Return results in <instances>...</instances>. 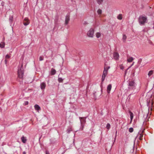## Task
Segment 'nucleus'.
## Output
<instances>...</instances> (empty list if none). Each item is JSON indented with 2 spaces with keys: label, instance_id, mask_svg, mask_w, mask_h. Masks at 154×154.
I'll list each match as a JSON object with an SVG mask.
<instances>
[{
  "label": "nucleus",
  "instance_id": "obj_13",
  "mask_svg": "<svg viewBox=\"0 0 154 154\" xmlns=\"http://www.w3.org/2000/svg\"><path fill=\"white\" fill-rule=\"evenodd\" d=\"M112 85L110 84L108 85L107 88V91L108 93L109 94L112 88Z\"/></svg>",
  "mask_w": 154,
  "mask_h": 154
},
{
  "label": "nucleus",
  "instance_id": "obj_37",
  "mask_svg": "<svg viewBox=\"0 0 154 154\" xmlns=\"http://www.w3.org/2000/svg\"><path fill=\"white\" fill-rule=\"evenodd\" d=\"M28 101H26L24 102V105H26L28 104Z\"/></svg>",
  "mask_w": 154,
  "mask_h": 154
},
{
  "label": "nucleus",
  "instance_id": "obj_31",
  "mask_svg": "<svg viewBox=\"0 0 154 154\" xmlns=\"http://www.w3.org/2000/svg\"><path fill=\"white\" fill-rule=\"evenodd\" d=\"M72 131V129L71 128H68L67 129V133H69L70 132Z\"/></svg>",
  "mask_w": 154,
  "mask_h": 154
},
{
  "label": "nucleus",
  "instance_id": "obj_40",
  "mask_svg": "<svg viewBox=\"0 0 154 154\" xmlns=\"http://www.w3.org/2000/svg\"><path fill=\"white\" fill-rule=\"evenodd\" d=\"M127 70H126L125 71V74L126 75V73L127 72V70Z\"/></svg>",
  "mask_w": 154,
  "mask_h": 154
},
{
  "label": "nucleus",
  "instance_id": "obj_4",
  "mask_svg": "<svg viewBox=\"0 0 154 154\" xmlns=\"http://www.w3.org/2000/svg\"><path fill=\"white\" fill-rule=\"evenodd\" d=\"M94 29L92 28H91L89 31L88 32L87 35L90 37L93 38L94 36Z\"/></svg>",
  "mask_w": 154,
  "mask_h": 154
},
{
  "label": "nucleus",
  "instance_id": "obj_20",
  "mask_svg": "<svg viewBox=\"0 0 154 154\" xmlns=\"http://www.w3.org/2000/svg\"><path fill=\"white\" fill-rule=\"evenodd\" d=\"M5 46V43L4 42H2L0 43V48H3Z\"/></svg>",
  "mask_w": 154,
  "mask_h": 154
},
{
  "label": "nucleus",
  "instance_id": "obj_11",
  "mask_svg": "<svg viewBox=\"0 0 154 154\" xmlns=\"http://www.w3.org/2000/svg\"><path fill=\"white\" fill-rule=\"evenodd\" d=\"M69 20V15H66L65 18V24L67 25L68 23Z\"/></svg>",
  "mask_w": 154,
  "mask_h": 154
},
{
  "label": "nucleus",
  "instance_id": "obj_1",
  "mask_svg": "<svg viewBox=\"0 0 154 154\" xmlns=\"http://www.w3.org/2000/svg\"><path fill=\"white\" fill-rule=\"evenodd\" d=\"M23 64L22 63L20 66H18V68L17 71V74L18 77L19 79H23Z\"/></svg>",
  "mask_w": 154,
  "mask_h": 154
},
{
  "label": "nucleus",
  "instance_id": "obj_5",
  "mask_svg": "<svg viewBox=\"0 0 154 154\" xmlns=\"http://www.w3.org/2000/svg\"><path fill=\"white\" fill-rule=\"evenodd\" d=\"M79 119L80 121L81 125H85L86 122V117H79Z\"/></svg>",
  "mask_w": 154,
  "mask_h": 154
},
{
  "label": "nucleus",
  "instance_id": "obj_12",
  "mask_svg": "<svg viewBox=\"0 0 154 154\" xmlns=\"http://www.w3.org/2000/svg\"><path fill=\"white\" fill-rule=\"evenodd\" d=\"M46 86V84L44 82L41 83L40 84V88L42 90H44Z\"/></svg>",
  "mask_w": 154,
  "mask_h": 154
},
{
  "label": "nucleus",
  "instance_id": "obj_42",
  "mask_svg": "<svg viewBox=\"0 0 154 154\" xmlns=\"http://www.w3.org/2000/svg\"><path fill=\"white\" fill-rule=\"evenodd\" d=\"M46 154H49V153L48 152L46 151Z\"/></svg>",
  "mask_w": 154,
  "mask_h": 154
},
{
  "label": "nucleus",
  "instance_id": "obj_10",
  "mask_svg": "<svg viewBox=\"0 0 154 154\" xmlns=\"http://www.w3.org/2000/svg\"><path fill=\"white\" fill-rule=\"evenodd\" d=\"M153 103L152 101L151 102L149 101V102H147V105L148 106H149V107L150 106L151 110H152V108L153 106Z\"/></svg>",
  "mask_w": 154,
  "mask_h": 154
},
{
  "label": "nucleus",
  "instance_id": "obj_23",
  "mask_svg": "<svg viewBox=\"0 0 154 154\" xmlns=\"http://www.w3.org/2000/svg\"><path fill=\"white\" fill-rule=\"evenodd\" d=\"M109 68L110 67L109 66H105L104 68V71H106L108 72V70Z\"/></svg>",
  "mask_w": 154,
  "mask_h": 154
},
{
  "label": "nucleus",
  "instance_id": "obj_22",
  "mask_svg": "<svg viewBox=\"0 0 154 154\" xmlns=\"http://www.w3.org/2000/svg\"><path fill=\"white\" fill-rule=\"evenodd\" d=\"M118 19L119 20H121L122 19V15L121 14H119L117 16Z\"/></svg>",
  "mask_w": 154,
  "mask_h": 154
},
{
  "label": "nucleus",
  "instance_id": "obj_21",
  "mask_svg": "<svg viewBox=\"0 0 154 154\" xmlns=\"http://www.w3.org/2000/svg\"><path fill=\"white\" fill-rule=\"evenodd\" d=\"M58 18L57 17L54 20V23L55 25H57L58 22Z\"/></svg>",
  "mask_w": 154,
  "mask_h": 154
},
{
  "label": "nucleus",
  "instance_id": "obj_27",
  "mask_svg": "<svg viewBox=\"0 0 154 154\" xmlns=\"http://www.w3.org/2000/svg\"><path fill=\"white\" fill-rule=\"evenodd\" d=\"M98 3L100 5L103 2V0H96Z\"/></svg>",
  "mask_w": 154,
  "mask_h": 154
},
{
  "label": "nucleus",
  "instance_id": "obj_18",
  "mask_svg": "<svg viewBox=\"0 0 154 154\" xmlns=\"http://www.w3.org/2000/svg\"><path fill=\"white\" fill-rule=\"evenodd\" d=\"M154 71L153 70H151L148 73V75L149 77L153 73Z\"/></svg>",
  "mask_w": 154,
  "mask_h": 154
},
{
  "label": "nucleus",
  "instance_id": "obj_30",
  "mask_svg": "<svg viewBox=\"0 0 154 154\" xmlns=\"http://www.w3.org/2000/svg\"><path fill=\"white\" fill-rule=\"evenodd\" d=\"M58 81L59 82H62L63 81V79L61 78H59Z\"/></svg>",
  "mask_w": 154,
  "mask_h": 154
},
{
  "label": "nucleus",
  "instance_id": "obj_17",
  "mask_svg": "<svg viewBox=\"0 0 154 154\" xmlns=\"http://www.w3.org/2000/svg\"><path fill=\"white\" fill-rule=\"evenodd\" d=\"M21 140H22V141L23 143H25L26 141V139L24 137L22 136L21 138Z\"/></svg>",
  "mask_w": 154,
  "mask_h": 154
},
{
  "label": "nucleus",
  "instance_id": "obj_14",
  "mask_svg": "<svg viewBox=\"0 0 154 154\" xmlns=\"http://www.w3.org/2000/svg\"><path fill=\"white\" fill-rule=\"evenodd\" d=\"M34 108L35 110L38 112L41 109L40 107L37 104H36L34 106Z\"/></svg>",
  "mask_w": 154,
  "mask_h": 154
},
{
  "label": "nucleus",
  "instance_id": "obj_3",
  "mask_svg": "<svg viewBox=\"0 0 154 154\" xmlns=\"http://www.w3.org/2000/svg\"><path fill=\"white\" fill-rule=\"evenodd\" d=\"M136 84L134 81H131L129 82L128 84V88L133 89L135 88Z\"/></svg>",
  "mask_w": 154,
  "mask_h": 154
},
{
  "label": "nucleus",
  "instance_id": "obj_43",
  "mask_svg": "<svg viewBox=\"0 0 154 154\" xmlns=\"http://www.w3.org/2000/svg\"><path fill=\"white\" fill-rule=\"evenodd\" d=\"M23 154H26V152L25 151H24L23 153Z\"/></svg>",
  "mask_w": 154,
  "mask_h": 154
},
{
  "label": "nucleus",
  "instance_id": "obj_36",
  "mask_svg": "<svg viewBox=\"0 0 154 154\" xmlns=\"http://www.w3.org/2000/svg\"><path fill=\"white\" fill-rule=\"evenodd\" d=\"M81 125L82 127L81 128H80V129L81 130H83V128H84V125Z\"/></svg>",
  "mask_w": 154,
  "mask_h": 154
},
{
  "label": "nucleus",
  "instance_id": "obj_41",
  "mask_svg": "<svg viewBox=\"0 0 154 154\" xmlns=\"http://www.w3.org/2000/svg\"><path fill=\"white\" fill-rule=\"evenodd\" d=\"M6 59H5V63H6V64L7 63V60H6Z\"/></svg>",
  "mask_w": 154,
  "mask_h": 154
},
{
  "label": "nucleus",
  "instance_id": "obj_25",
  "mask_svg": "<svg viewBox=\"0 0 154 154\" xmlns=\"http://www.w3.org/2000/svg\"><path fill=\"white\" fill-rule=\"evenodd\" d=\"M96 36L97 38H99L101 34L100 32H97L96 33Z\"/></svg>",
  "mask_w": 154,
  "mask_h": 154
},
{
  "label": "nucleus",
  "instance_id": "obj_6",
  "mask_svg": "<svg viewBox=\"0 0 154 154\" xmlns=\"http://www.w3.org/2000/svg\"><path fill=\"white\" fill-rule=\"evenodd\" d=\"M29 23V21L28 18L26 17L24 18L23 21V24L24 25L27 26Z\"/></svg>",
  "mask_w": 154,
  "mask_h": 154
},
{
  "label": "nucleus",
  "instance_id": "obj_29",
  "mask_svg": "<svg viewBox=\"0 0 154 154\" xmlns=\"http://www.w3.org/2000/svg\"><path fill=\"white\" fill-rule=\"evenodd\" d=\"M97 13L98 14H100L102 13V10L99 9L97 11Z\"/></svg>",
  "mask_w": 154,
  "mask_h": 154
},
{
  "label": "nucleus",
  "instance_id": "obj_34",
  "mask_svg": "<svg viewBox=\"0 0 154 154\" xmlns=\"http://www.w3.org/2000/svg\"><path fill=\"white\" fill-rule=\"evenodd\" d=\"M10 57H11V56H10L8 54H7L5 57V59H9L10 58Z\"/></svg>",
  "mask_w": 154,
  "mask_h": 154
},
{
  "label": "nucleus",
  "instance_id": "obj_38",
  "mask_svg": "<svg viewBox=\"0 0 154 154\" xmlns=\"http://www.w3.org/2000/svg\"><path fill=\"white\" fill-rule=\"evenodd\" d=\"M145 130V129H144L142 131L140 132V134H143V133L144 132V130Z\"/></svg>",
  "mask_w": 154,
  "mask_h": 154
},
{
  "label": "nucleus",
  "instance_id": "obj_39",
  "mask_svg": "<svg viewBox=\"0 0 154 154\" xmlns=\"http://www.w3.org/2000/svg\"><path fill=\"white\" fill-rule=\"evenodd\" d=\"M84 24L85 25H86L88 24V23L86 21H85L84 23Z\"/></svg>",
  "mask_w": 154,
  "mask_h": 154
},
{
  "label": "nucleus",
  "instance_id": "obj_44",
  "mask_svg": "<svg viewBox=\"0 0 154 154\" xmlns=\"http://www.w3.org/2000/svg\"><path fill=\"white\" fill-rule=\"evenodd\" d=\"M133 64V63L132 64V65L130 66H129L128 68V69H129V68H130Z\"/></svg>",
  "mask_w": 154,
  "mask_h": 154
},
{
  "label": "nucleus",
  "instance_id": "obj_8",
  "mask_svg": "<svg viewBox=\"0 0 154 154\" xmlns=\"http://www.w3.org/2000/svg\"><path fill=\"white\" fill-rule=\"evenodd\" d=\"M108 73V72H106V71H104L103 72V74L102 76V83L105 80V78L107 74Z\"/></svg>",
  "mask_w": 154,
  "mask_h": 154
},
{
  "label": "nucleus",
  "instance_id": "obj_15",
  "mask_svg": "<svg viewBox=\"0 0 154 154\" xmlns=\"http://www.w3.org/2000/svg\"><path fill=\"white\" fill-rule=\"evenodd\" d=\"M56 70L52 68L51 69V72H50L51 75H54L55 74V73H56Z\"/></svg>",
  "mask_w": 154,
  "mask_h": 154
},
{
  "label": "nucleus",
  "instance_id": "obj_24",
  "mask_svg": "<svg viewBox=\"0 0 154 154\" xmlns=\"http://www.w3.org/2000/svg\"><path fill=\"white\" fill-rule=\"evenodd\" d=\"M127 39V36L125 35H123V36L122 39L124 42H125Z\"/></svg>",
  "mask_w": 154,
  "mask_h": 154
},
{
  "label": "nucleus",
  "instance_id": "obj_35",
  "mask_svg": "<svg viewBox=\"0 0 154 154\" xmlns=\"http://www.w3.org/2000/svg\"><path fill=\"white\" fill-rule=\"evenodd\" d=\"M119 67L121 69H124V67H123L122 64H120L119 65Z\"/></svg>",
  "mask_w": 154,
  "mask_h": 154
},
{
  "label": "nucleus",
  "instance_id": "obj_2",
  "mask_svg": "<svg viewBox=\"0 0 154 154\" xmlns=\"http://www.w3.org/2000/svg\"><path fill=\"white\" fill-rule=\"evenodd\" d=\"M147 17L146 16H140L138 18V21L140 25H144L146 23Z\"/></svg>",
  "mask_w": 154,
  "mask_h": 154
},
{
  "label": "nucleus",
  "instance_id": "obj_33",
  "mask_svg": "<svg viewBox=\"0 0 154 154\" xmlns=\"http://www.w3.org/2000/svg\"><path fill=\"white\" fill-rule=\"evenodd\" d=\"M44 59V57L43 56H41L39 57V60L40 61L43 60Z\"/></svg>",
  "mask_w": 154,
  "mask_h": 154
},
{
  "label": "nucleus",
  "instance_id": "obj_32",
  "mask_svg": "<svg viewBox=\"0 0 154 154\" xmlns=\"http://www.w3.org/2000/svg\"><path fill=\"white\" fill-rule=\"evenodd\" d=\"M134 129L132 128H129V132L130 133H131L133 131Z\"/></svg>",
  "mask_w": 154,
  "mask_h": 154
},
{
  "label": "nucleus",
  "instance_id": "obj_7",
  "mask_svg": "<svg viewBox=\"0 0 154 154\" xmlns=\"http://www.w3.org/2000/svg\"><path fill=\"white\" fill-rule=\"evenodd\" d=\"M113 58L116 60H118L119 57V55L117 52H115L113 54Z\"/></svg>",
  "mask_w": 154,
  "mask_h": 154
},
{
  "label": "nucleus",
  "instance_id": "obj_16",
  "mask_svg": "<svg viewBox=\"0 0 154 154\" xmlns=\"http://www.w3.org/2000/svg\"><path fill=\"white\" fill-rule=\"evenodd\" d=\"M129 112L130 114V119L131 121H132L133 118L134 114L130 110L129 111Z\"/></svg>",
  "mask_w": 154,
  "mask_h": 154
},
{
  "label": "nucleus",
  "instance_id": "obj_19",
  "mask_svg": "<svg viewBox=\"0 0 154 154\" xmlns=\"http://www.w3.org/2000/svg\"><path fill=\"white\" fill-rule=\"evenodd\" d=\"M134 59L132 57H129L127 60V61L128 62H131Z\"/></svg>",
  "mask_w": 154,
  "mask_h": 154
},
{
  "label": "nucleus",
  "instance_id": "obj_28",
  "mask_svg": "<svg viewBox=\"0 0 154 154\" xmlns=\"http://www.w3.org/2000/svg\"><path fill=\"white\" fill-rule=\"evenodd\" d=\"M110 127V125L109 123H107L106 126V128L108 130H109Z\"/></svg>",
  "mask_w": 154,
  "mask_h": 154
},
{
  "label": "nucleus",
  "instance_id": "obj_9",
  "mask_svg": "<svg viewBox=\"0 0 154 154\" xmlns=\"http://www.w3.org/2000/svg\"><path fill=\"white\" fill-rule=\"evenodd\" d=\"M143 134H140V132H139L136 137H138L139 140H142L143 139Z\"/></svg>",
  "mask_w": 154,
  "mask_h": 154
},
{
  "label": "nucleus",
  "instance_id": "obj_26",
  "mask_svg": "<svg viewBox=\"0 0 154 154\" xmlns=\"http://www.w3.org/2000/svg\"><path fill=\"white\" fill-rule=\"evenodd\" d=\"M13 17L12 16H10L9 18V21L11 23H12L13 21Z\"/></svg>",
  "mask_w": 154,
  "mask_h": 154
}]
</instances>
